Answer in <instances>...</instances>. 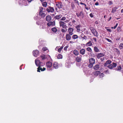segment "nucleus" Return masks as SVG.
Returning <instances> with one entry per match:
<instances>
[{"instance_id": "f257e3e1", "label": "nucleus", "mask_w": 123, "mask_h": 123, "mask_svg": "<svg viewBox=\"0 0 123 123\" xmlns=\"http://www.w3.org/2000/svg\"><path fill=\"white\" fill-rule=\"evenodd\" d=\"M77 17L79 18H83L84 17V14L83 12L82 11H80V12L76 13Z\"/></svg>"}, {"instance_id": "f03ea898", "label": "nucleus", "mask_w": 123, "mask_h": 123, "mask_svg": "<svg viewBox=\"0 0 123 123\" xmlns=\"http://www.w3.org/2000/svg\"><path fill=\"white\" fill-rule=\"evenodd\" d=\"M117 66V64L114 62H112V64L107 66V67L110 69H112L116 67Z\"/></svg>"}, {"instance_id": "7ed1b4c3", "label": "nucleus", "mask_w": 123, "mask_h": 123, "mask_svg": "<svg viewBox=\"0 0 123 123\" xmlns=\"http://www.w3.org/2000/svg\"><path fill=\"white\" fill-rule=\"evenodd\" d=\"M35 62L36 65L38 67L40 66H42L41 64L42 63V62H40L39 60H38V58L35 60Z\"/></svg>"}, {"instance_id": "20e7f679", "label": "nucleus", "mask_w": 123, "mask_h": 123, "mask_svg": "<svg viewBox=\"0 0 123 123\" xmlns=\"http://www.w3.org/2000/svg\"><path fill=\"white\" fill-rule=\"evenodd\" d=\"M56 5L59 9L62 8L63 7V5L61 2H59L57 3Z\"/></svg>"}, {"instance_id": "39448f33", "label": "nucleus", "mask_w": 123, "mask_h": 123, "mask_svg": "<svg viewBox=\"0 0 123 123\" xmlns=\"http://www.w3.org/2000/svg\"><path fill=\"white\" fill-rule=\"evenodd\" d=\"M82 56L80 55L78 56H77L75 60L77 62H80L82 60Z\"/></svg>"}, {"instance_id": "423d86ee", "label": "nucleus", "mask_w": 123, "mask_h": 123, "mask_svg": "<svg viewBox=\"0 0 123 123\" xmlns=\"http://www.w3.org/2000/svg\"><path fill=\"white\" fill-rule=\"evenodd\" d=\"M46 10L48 12H54V9L53 7L49 6L48 8Z\"/></svg>"}, {"instance_id": "0eeeda50", "label": "nucleus", "mask_w": 123, "mask_h": 123, "mask_svg": "<svg viewBox=\"0 0 123 123\" xmlns=\"http://www.w3.org/2000/svg\"><path fill=\"white\" fill-rule=\"evenodd\" d=\"M74 30V29L73 28L69 27L68 29V31L69 32L68 34H70L71 36L72 35L74 34L73 32Z\"/></svg>"}, {"instance_id": "6e6552de", "label": "nucleus", "mask_w": 123, "mask_h": 123, "mask_svg": "<svg viewBox=\"0 0 123 123\" xmlns=\"http://www.w3.org/2000/svg\"><path fill=\"white\" fill-rule=\"evenodd\" d=\"M47 25L49 26H54L55 25V21L50 22L47 23Z\"/></svg>"}, {"instance_id": "1a4fd4ad", "label": "nucleus", "mask_w": 123, "mask_h": 123, "mask_svg": "<svg viewBox=\"0 0 123 123\" xmlns=\"http://www.w3.org/2000/svg\"><path fill=\"white\" fill-rule=\"evenodd\" d=\"M71 36L70 34L67 33L66 35V39L67 41H69L70 40L71 38Z\"/></svg>"}, {"instance_id": "9d476101", "label": "nucleus", "mask_w": 123, "mask_h": 123, "mask_svg": "<svg viewBox=\"0 0 123 123\" xmlns=\"http://www.w3.org/2000/svg\"><path fill=\"white\" fill-rule=\"evenodd\" d=\"M33 55L35 57H37L39 51L38 50H35L33 51Z\"/></svg>"}, {"instance_id": "9b49d317", "label": "nucleus", "mask_w": 123, "mask_h": 123, "mask_svg": "<svg viewBox=\"0 0 123 123\" xmlns=\"http://www.w3.org/2000/svg\"><path fill=\"white\" fill-rule=\"evenodd\" d=\"M89 62L90 63L94 64L95 63V59L93 58H91L89 59Z\"/></svg>"}, {"instance_id": "f8f14e48", "label": "nucleus", "mask_w": 123, "mask_h": 123, "mask_svg": "<svg viewBox=\"0 0 123 123\" xmlns=\"http://www.w3.org/2000/svg\"><path fill=\"white\" fill-rule=\"evenodd\" d=\"M46 66L48 68H50L52 66V63L48 61L46 63Z\"/></svg>"}, {"instance_id": "ddd939ff", "label": "nucleus", "mask_w": 123, "mask_h": 123, "mask_svg": "<svg viewBox=\"0 0 123 123\" xmlns=\"http://www.w3.org/2000/svg\"><path fill=\"white\" fill-rule=\"evenodd\" d=\"M100 67V65L98 64H97L95 65L93 67V69L95 70H98L99 68Z\"/></svg>"}, {"instance_id": "4468645a", "label": "nucleus", "mask_w": 123, "mask_h": 123, "mask_svg": "<svg viewBox=\"0 0 123 123\" xmlns=\"http://www.w3.org/2000/svg\"><path fill=\"white\" fill-rule=\"evenodd\" d=\"M111 62V60H108L106 62V63H105L104 64V67H106L107 66V65L110 64Z\"/></svg>"}, {"instance_id": "2eb2a0df", "label": "nucleus", "mask_w": 123, "mask_h": 123, "mask_svg": "<svg viewBox=\"0 0 123 123\" xmlns=\"http://www.w3.org/2000/svg\"><path fill=\"white\" fill-rule=\"evenodd\" d=\"M104 55L105 54L103 53H99L97 55V57L98 58L100 57L104 56Z\"/></svg>"}, {"instance_id": "dca6fc26", "label": "nucleus", "mask_w": 123, "mask_h": 123, "mask_svg": "<svg viewBox=\"0 0 123 123\" xmlns=\"http://www.w3.org/2000/svg\"><path fill=\"white\" fill-rule=\"evenodd\" d=\"M53 66L55 69H57L58 68V63L56 62L54 63Z\"/></svg>"}, {"instance_id": "f3484780", "label": "nucleus", "mask_w": 123, "mask_h": 123, "mask_svg": "<svg viewBox=\"0 0 123 123\" xmlns=\"http://www.w3.org/2000/svg\"><path fill=\"white\" fill-rule=\"evenodd\" d=\"M46 20L47 21H49L51 20V17L49 15H47L46 17Z\"/></svg>"}, {"instance_id": "a211bd4d", "label": "nucleus", "mask_w": 123, "mask_h": 123, "mask_svg": "<svg viewBox=\"0 0 123 123\" xmlns=\"http://www.w3.org/2000/svg\"><path fill=\"white\" fill-rule=\"evenodd\" d=\"M73 53L76 56H77L79 54V52L76 50L75 49L73 51Z\"/></svg>"}, {"instance_id": "6ab92c4d", "label": "nucleus", "mask_w": 123, "mask_h": 123, "mask_svg": "<svg viewBox=\"0 0 123 123\" xmlns=\"http://www.w3.org/2000/svg\"><path fill=\"white\" fill-rule=\"evenodd\" d=\"M85 49H82L80 50V53L82 55H83L85 53Z\"/></svg>"}, {"instance_id": "aec40b11", "label": "nucleus", "mask_w": 123, "mask_h": 123, "mask_svg": "<svg viewBox=\"0 0 123 123\" xmlns=\"http://www.w3.org/2000/svg\"><path fill=\"white\" fill-rule=\"evenodd\" d=\"M86 45L87 46H90L92 45V41H89L88 43L86 44Z\"/></svg>"}, {"instance_id": "412c9836", "label": "nucleus", "mask_w": 123, "mask_h": 123, "mask_svg": "<svg viewBox=\"0 0 123 123\" xmlns=\"http://www.w3.org/2000/svg\"><path fill=\"white\" fill-rule=\"evenodd\" d=\"M62 16L61 15H56L55 17L54 18H55V19H59L61 18Z\"/></svg>"}, {"instance_id": "4be33fe9", "label": "nucleus", "mask_w": 123, "mask_h": 123, "mask_svg": "<svg viewBox=\"0 0 123 123\" xmlns=\"http://www.w3.org/2000/svg\"><path fill=\"white\" fill-rule=\"evenodd\" d=\"M39 15L41 17L43 18H44L46 16L45 14L43 12H41V13H39Z\"/></svg>"}, {"instance_id": "5701e85b", "label": "nucleus", "mask_w": 123, "mask_h": 123, "mask_svg": "<svg viewBox=\"0 0 123 123\" xmlns=\"http://www.w3.org/2000/svg\"><path fill=\"white\" fill-rule=\"evenodd\" d=\"M100 73V72L99 71H96L94 72V74L96 76H97Z\"/></svg>"}, {"instance_id": "b1692460", "label": "nucleus", "mask_w": 123, "mask_h": 123, "mask_svg": "<svg viewBox=\"0 0 123 123\" xmlns=\"http://www.w3.org/2000/svg\"><path fill=\"white\" fill-rule=\"evenodd\" d=\"M80 4L81 5H84L85 6V8L87 10H88L90 9V8H88V7H87L85 3L82 2H80Z\"/></svg>"}, {"instance_id": "393cba45", "label": "nucleus", "mask_w": 123, "mask_h": 123, "mask_svg": "<svg viewBox=\"0 0 123 123\" xmlns=\"http://www.w3.org/2000/svg\"><path fill=\"white\" fill-rule=\"evenodd\" d=\"M117 9V7L115 6L112 8V11L111 12L112 13H114L116 11V10Z\"/></svg>"}, {"instance_id": "a878e982", "label": "nucleus", "mask_w": 123, "mask_h": 123, "mask_svg": "<svg viewBox=\"0 0 123 123\" xmlns=\"http://www.w3.org/2000/svg\"><path fill=\"white\" fill-rule=\"evenodd\" d=\"M51 30L54 33L56 32L57 31V29L55 27H53L52 28Z\"/></svg>"}, {"instance_id": "bb28decb", "label": "nucleus", "mask_w": 123, "mask_h": 123, "mask_svg": "<svg viewBox=\"0 0 123 123\" xmlns=\"http://www.w3.org/2000/svg\"><path fill=\"white\" fill-rule=\"evenodd\" d=\"M94 51L95 52H98L99 51V50L96 46H95L94 48Z\"/></svg>"}, {"instance_id": "cd10ccee", "label": "nucleus", "mask_w": 123, "mask_h": 123, "mask_svg": "<svg viewBox=\"0 0 123 123\" xmlns=\"http://www.w3.org/2000/svg\"><path fill=\"white\" fill-rule=\"evenodd\" d=\"M90 29L92 31V32L93 33L94 32H95L96 31V30L93 28L91 27L90 28Z\"/></svg>"}, {"instance_id": "c85d7f7f", "label": "nucleus", "mask_w": 123, "mask_h": 123, "mask_svg": "<svg viewBox=\"0 0 123 123\" xmlns=\"http://www.w3.org/2000/svg\"><path fill=\"white\" fill-rule=\"evenodd\" d=\"M41 66H40L38 67V68H37V71L38 72H40V70H41L42 71H42L43 70V69L41 67Z\"/></svg>"}, {"instance_id": "c756f323", "label": "nucleus", "mask_w": 123, "mask_h": 123, "mask_svg": "<svg viewBox=\"0 0 123 123\" xmlns=\"http://www.w3.org/2000/svg\"><path fill=\"white\" fill-rule=\"evenodd\" d=\"M78 36L76 35H73L72 36V38L73 39H75L78 38Z\"/></svg>"}, {"instance_id": "7c9ffc66", "label": "nucleus", "mask_w": 123, "mask_h": 123, "mask_svg": "<svg viewBox=\"0 0 123 123\" xmlns=\"http://www.w3.org/2000/svg\"><path fill=\"white\" fill-rule=\"evenodd\" d=\"M65 22H63L62 21H60L59 22L60 26H62L64 25L65 24Z\"/></svg>"}, {"instance_id": "2f4dec72", "label": "nucleus", "mask_w": 123, "mask_h": 123, "mask_svg": "<svg viewBox=\"0 0 123 123\" xmlns=\"http://www.w3.org/2000/svg\"><path fill=\"white\" fill-rule=\"evenodd\" d=\"M86 49L87 51L89 52H91L92 51V49L90 47H88L86 48Z\"/></svg>"}, {"instance_id": "473e14b6", "label": "nucleus", "mask_w": 123, "mask_h": 123, "mask_svg": "<svg viewBox=\"0 0 123 123\" xmlns=\"http://www.w3.org/2000/svg\"><path fill=\"white\" fill-rule=\"evenodd\" d=\"M119 48L120 49H122L123 48V43H121L119 45Z\"/></svg>"}, {"instance_id": "72a5a7b5", "label": "nucleus", "mask_w": 123, "mask_h": 123, "mask_svg": "<svg viewBox=\"0 0 123 123\" xmlns=\"http://www.w3.org/2000/svg\"><path fill=\"white\" fill-rule=\"evenodd\" d=\"M62 55L60 54H59L57 56V58L58 59H62Z\"/></svg>"}, {"instance_id": "f704fd0d", "label": "nucleus", "mask_w": 123, "mask_h": 123, "mask_svg": "<svg viewBox=\"0 0 123 123\" xmlns=\"http://www.w3.org/2000/svg\"><path fill=\"white\" fill-rule=\"evenodd\" d=\"M98 32L96 31L95 32H94L93 34V35L94 36H95L96 37H97L98 36Z\"/></svg>"}, {"instance_id": "c9c22d12", "label": "nucleus", "mask_w": 123, "mask_h": 123, "mask_svg": "<svg viewBox=\"0 0 123 123\" xmlns=\"http://www.w3.org/2000/svg\"><path fill=\"white\" fill-rule=\"evenodd\" d=\"M104 73L106 74H109V72L108 69L105 70L104 72Z\"/></svg>"}, {"instance_id": "e433bc0d", "label": "nucleus", "mask_w": 123, "mask_h": 123, "mask_svg": "<svg viewBox=\"0 0 123 123\" xmlns=\"http://www.w3.org/2000/svg\"><path fill=\"white\" fill-rule=\"evenodd\" d=\"M43 9L42 7H40V10L39 11V13H41V12H43Z\"/></svg>"}, {"instance_id": "4c0bfd02", "label": "nucleus", "mask_w": 123, "mask_h": 123, "mask_svg": "<svg viewBox=\"0 0 123 123\" xmlns=\"http://www.w3.org/2000/svg\"><path fill=\"white\" fill-rule=\"evenodd\" d=\"M40 57L42 58V60H44L46 58V57H45V55H44L41 56Z\"/></svg>"}, {"instance_id": "58836bf2", "label": "nucleus", "mask_w": 123, "mask_h": 123, "mask_svg": "<svg viewBox=\"0 0 123 123\" xmlns=\"http://www.w3.org/2000/svg\"><path fill=\"white\" fill-rule=\"evenodd\" d=\"M93 64H91L90 63L88 65V67L90 68H91L93 67Z\"/></svg>"}, {"instance_id": "ea45409f", "label": "nucleus", "mask_w": 123, "mask_h": 123, "mask_svg": "<svg viewBox=\"0 0 123 123\" xmlns=\"http://www.w3.org/2000/svg\"><path fill=\"white\" fill-rule=\"evenodd\" d=\"M43 6L45 7H46L47 6V3L46 2H44L43 3Z\"/></svg>"}, {"instance_id": "a19ab883", "label": "nucleus", "mask_w": 123, "mask_h": 123, "mask_svg": "<svg viewBox=\"0 0 123 123\" xmlns=\"http://www.w3.org/2000/svg\"><path fill=\"white\" fill-rule=\"evenodd\" d=\"M63 47L62 46L59 49H58V52H60L61 50L63 48Z\"/></svg>"}, {"instance_id": "79ce46f5", "label": "nucleus", "mask_w": 123, "mask_h": 123, "mask_svg": "<svg viewBox=\"0 0 123 123\" xmlns=\"http://www.w3.org/2000/svg\"><path fill=\"white\" fill-rule=\"evenodd\" d=\"M105 39L108 42H109L111 43L112 42V41L111 40L109 39L108 38H105Z\"/></svg>"}, {"instance_id": "37998d69", "label": "nucleus", "mask_w": 123, "mask_h": 123, "mask_svg": "<svg viewBox=\"0 0 123 123\" xmlns=\"http://www.w3.org/2000/svg\"><path fill=\"white\" fill-rule=\"evenodd\" d=\"M108 4L109 5H111L113 4V1H110L108 2Z\"/></svg>"}, {"instance_id": "c03bdc74", "label": "nucleus", "mask_w": 123, "mask_h": 123, "mask_svg": "<svg viewBox=\"0 0 123 123\" xmlns=\"http://www.w3.org/2000/svg\"><path fill=\"white\" fill-rule=\"evenodd\" d=\"M118 25V23L116 24V25L115 26H114L113 27H111V28L112 29H115L116 28V27L117 26V25Z\"/></svg>"}, {"instance_id": "a18cd8bd", "label": "nucleus", "mask_w": 123, "mask_h": 123, "mask_svg": "<svg viewBox=\"0 0 123 123\" xmlns=\"http://www.w3.org/2000/svg\"><path fill=\"white\" fill-rule=\"evenodd\" d=\"M68 45H67L65 46L64 49V50L66 51L67 50V48L68 47Z\"/></svg>"}, {"instance_id": "49530a36", "label": "nucleus", "mask_w": 123, "mask_h": 123, "mask_svg": "<svg viewBox=\"0 0 123 123\" xmlns=\"http://www.w3.org/2000/svg\"><path fill=\"white\" fill-rule=\"evenodd\" d=\"M42 27H41V26H40V28L41 29H44L45 28V27L44 25H42L41 26Z\"/></svg>"}, {"instance_id": "de8ad7c7", "label": "nucleus", "mask_w": 123, "mask_h": 123, "mask_svg": "<svg viewBox=\"0 0 123 123\" xmlns=\"http://www.w3.org/2000/svg\"><path fill=\"white\" fill-rule=\"evenodd\" d=\"M47 49L46 47H44L43 48V51H46Z\"/></svg>"}, {"instance_id": "09e8293b", "label": "nucleus", "mask_w": 123, "mask_h": 123, "mask_svg": "<svg viewBox=\"0 0 123 123\" xmlns=\"http://www.w3.org/2000/svg\"><path fill=\"white\" fill-rule=\"evenodd\" d=\"M117 70H120L122 68L120 66H117Z\"/></svg>"}, {"instance_id": "8fccbe9b", "label": "nucleus", "mask_w": 123, "mask_h": 123, "mask_svg": "<svg viewBox=\"0 0 123 123\" xmlns=\"http://www.w3.org/2000/svg\"><path fill=\"white\" fill-rule=\"evenodd\" d=\"M74 1L78 5H79V2L77 0H74Z\"/></svg>"}, {"instance_id": "3c124183", "label": "nucleus", "mask_w": 123, "mask_h": 123, "mask_svg": "<svg viewBox=\"0 0 123 123\" xmlns=\"http://www.w3.org/2000/svg\"><path fill=\"white\" fill-rule=\"evenodd\" d=\"M61 31L62 32L64 33L66 32V30L63 29H61Z\"/></svg>"}, {"instance_id": "603ef678", "label": "nucleus", "mask_w": 123, "mask_h": 123, "mask_svg": "<svg viewBox=\"0 0 123 123\" xmlns=\"http://www.w3.org/2000/svg\"><path fill=\"white\" fill-rule=\"evenodd\" d=\"M81 27V25H78L77 26H76L75 27L76 28H79L80 27Z\"/></svg>"}, {"instance_id": "864d4df0", "label": "nucleus", "mask_w": 123, "mask_h": 123, "mask_svg": "<svg viewBox=\"0 0 123 123\" xmlns=\"http://www.w3.org/2000/svg\"><path fill=\"white\" fill-rule=\"evenodd\" d=\"M71 6L72 7V8L73 9H74V7H75V6L74 4H71Z\"/></svg>"}, {"instance_id": "5fc2aeb1", "label": "nucleus", "mask_w": 123, "mask_h": 123, "mask_svg": "<svg viewBox=\"0 0 123 123\" xmlns=\"http://www.w3.org/2000/svg\"><path fill=\"white\" fill-rule=\"evenodd\" d=\"M66 19V18L65 17H63L61 19V20H65Z\"/></svg>"}, {"instance_id": "6e6d98bb", "label": "nucleus", "mask_w": 123, "mask_h": 123, "mask_svg": "<svg viewBox=\"0 0 123 123\" xmlns=\"http://www.w3.org/2000/svg\"><path fill=\"white\" fill-rule=\"evenodd\" d=\"M83 39H85V40H86L87 38L86 37V36H85V37H81Z\"/></svg>"}, {"instance_id": "4d7b16f0", "label": "nucleus", "mask_w": 123, "mask_h": 123, "mask_svg": "<svg viewBox=\"0 0 123 123\" xmlns=\"http://www.w3.org/2000/svg\"><path fill=\"white\" fill-rule=\"evenodd\" d=\"M77 29L76 31L77 32H79L80 31V29L79 28H76Z\"/></svg>"}, {"instance_id": "13d9d810", "label": "nucleus", "mask_w": 123, "mask_h": 123, "mask_svg": "<svg viewBox=\"0 0 123 123\" xmlns=\"http://www.w3.org/2000/svg\"><path fill=\"white\" fill-rule=\"evenodd\" d=\"M80 37H85V36H85V35L83 33H82L81 35H80Z\"/></svg>"}, {"instance_id": "bf43d9fd", "label": "nucleus", "mask_w": 123, "mask_h": 123, "mask_svg": "<svg viewBox=\"0 0 123 123\" xmlns=\"http://www.w3.org/2000/svg\"><path fill=\"white\" fill-rule=\"evenodd\" d=\"M62 26L63 28L65 29H66L67 27V26L66 25H62Z\"/></svg>"}, {"instance_id": "052dcab7", "label": "nucleus", "mask_w": 123, "mask_h": 123, "mask_svg": "<svg viewBox=\"0 0 123 123\" xmlns=\"http://www.w3.org/2000/svg\"><path fill=\"white\" fill-rule=\"evenodd\" d=\"M104 74L103 73H101L100 75V76L101 77H103L104 76Z\"/></svg>"}, {"instance_id": "680f3d73", "label": "nucleus", "mask_w": 123, "mask_h": 123, "mask_svg": "<svg viewBox=\"0 0 123 123\" xmlns=\"http://www.w3.org/2000/svg\"><path fill=\"white\" fill-rule=\"evenodd\" d=\"M106 29L108 31L110 32H111L112 31L110 29Z\"/></svg>"}, {"instance_id": "e2e57ef3", "label": "nucleus", "mask_w": 123, "mask_h": 123, "mask_svg": "<svg viewBox=\"0 0 123 123\" xmlns=\"http://www.w3.org/2000/svg\"><path fill=\"white\" fill-rule=\"evenodd\" d=\"M89 15L90 16L91 18H92L93 17V15L92 13H91Z\"/></svg>"}, {"instance_id": "0e129e2a", "label": "nucleus", "mask_w": 123, "mask_h": 123, "mask_svg": "<svg viewBox=\"0 0 123 123\" xmlns=\"http://www.w3.org/2000/svg\"><path fill=\"white\" fill-rule=\"evenodd\" d=\"M121 28L120 27H119L117 28V30L118 31H120Z\"/></svg>"}, {"instance_id": "69168bd1", "label": "nucleus", "mask_w": 123, "mask_h": 123, "mask_svg": "<svg viewBox=\"0 0 123 123\" xmlns=\"http://www.w3.org/2000/svg\"><path fill=\"white\" fill-rule=\"evenodd\" d=\"M95 4L96 6H98L99 5L98 3V2H97L95 3Z\"/></svg>"}, {"instance_id": "338daca9", "label": "nucleus", "mask_w": 123, "mask_h": 123, "mask_svg": "<svg viewBox=\"0 0 123 123\" xmlns=\"http://www.w3.org/2000/svg\"><path fill=\"white\" fill-rule=\"evenodd\" d=\"M93 39L95 41V42H96L97 41V39L96 38L94 37L93 38Z\"/></svg>"}, {"instance_id": "774afa93", "label": "nucleus", "mask_w": 123, "mask_h": 123, "mask_svg": "<svg viewBox=\"0 0 123 123\" xmlns=\"http://www.w3.org/2000/svg\"><path fill=\"white\" fill-rule=\"evenodd\" d=\"M89 30H87L86 31V34H88L89 32V31H88Z\"/></svg>"}]
</instances>
